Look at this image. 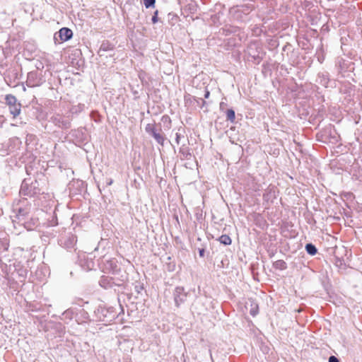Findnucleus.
<instances>
[{
  "label": "nucleus",
  "mask_w": 362,
  "mask_h": 362,
  "mask_svg": "<svg viewBox=\"0 0 362 362\" xmlns=\"http://www.w3.org/2000/svg\"><path fill=\"white\" fill-rule=\"evenodd\" d=\"M31 209V204L25 198L14 202L13 211L16 213V219L13 221H18V223L23 225L26 229L32 230L33 227L37 225L38 219L30 217Z\"/></svg>",
  "instance_id": "1"
},
{
  "label": "nucleus",
  "mask_w": 362,
  "mask_h": 362,
  "mask_svg": "<svg viewBox=\"0 0 362 362\" xmlns=\"http://www.w3.org/2000/svg\"><path fill=\"white\" fill-rule=\"evenodd\" d=\"M40 192L41 189L37 180L25 178L21 183L19 193L21 195L32 197L40 194Z\"/></svg>",
  "instance_id": "2"
},
{
  "label": "nucleus",
  "mask_w": 362,
  "mask_h": 362,
  "mask_svg": "<svg viewBox=\"0 0 362 362\" xmlns=\"http://www.w3.org/2000/svg\"><path fill=\"white\" fill-rule=\"evenodd\" d=\"M127 280V274L124 273L121 274L120 277L103 276H101L99 284L101 287L107 289L113 287L114 286H122Z\"/></svg>",
  "instance_id": "3"
},
{
  "label": "nucleus",
  "mask_w": 362,
  "mask_h": 362,
  "mask_svg": "<svg viewBox=\"0 0 362 362\" xmlns=\"http://www.w3.org/2000/svg\"><path fill=\"white\" fill-rule=\"evenodd\" d=\"M145 130L147 134L153 137L158 144L161 146L164 145L165 140V134L160 127L157 128L156 124H147Z\"/></svg>",
  "instance_id": "4"
},
{
  "label": "nucleus",
  "mask_w": 362,
  "mask_h": 362,
  "mask_svg": "<svg viewBox=\"0 0 362 362\" xmlns=\"http://www.w3.org/2000/svg\"><path fill=\"white\" fill-rule=\"evenodd\" d=\"M5 100L13 117H16L18 116L21 111V104L17 102L16 98L13 95L8 94L6 95Z\"/></svg>",
  "instance_id": "5"
},
{
  "label": "nucleus",
  "mask_w": 362,
  "mask_h": 362,
  "mask_svg": "<svg viewBox=\"0 0 362 362\" xmlns=\"http://www.w3.org/2000/svg\"><path fill=\"white\" fill-rule=\"evenodd\" d=\"M50 121L56 126L62 129H69L71 127L70 118L59 113L53 115Z\"/></svg>",
  "instance_id": "6"
},
{
  "label": "nucleus",
  "mask_w": 362,
  "mask_h": 362,
  "mask_svg": "<svg viewBox=\"0 0 362 362\" xmlns=\"http://www.w3.org/2000/svg\"><path fill=\"white\" fill-rule=\"evenodd\" d=\"M173 296L175 306L179 308L185 302L187 297V293L185 291L184 287L177 286L173 292Z\"/></svg>",
  "instance_id": "7"
},
{
  "label": "nucleus",
  "mask_w": 362,
  "mask_h": 362,
  "mask_svg": "<svg viewBox=\"0 0 362 362\" xmlns=\"http://www.w3.org/2000/svg\"><path fill=\"white\" fill-rule=\"evenodd\" d=\"M72 30L68 28H62L54 35L55 43H61L70 40L72 37Z\"/></svg>",
  "instance_id": "8"
},
{
  "label": "nucleus",
  "mask_w": 362,
  "mask_h": 362,
  "mask_svg": "<svg viewBox=\"0 0 362 362\" xmlns=\"http://www.w3.org/2000/svg\"><path fill=\"white\" fill-rule=\"evenodd\" d=\"M279 191L277 187L273 185H269L263 194V200L268 204L273 203L276 199Z\"/></svg>",
  "instance_id": "9"
},
{
  "label": "nucleus",
  "mask_w": 362,
  "mask_h": 362,
  "mask_svg": "<svg viewBox=\"0 0 362 362\" xmlns=\"http://www.w3.org/2000/svg\"><path fill=\"white\" fill-rule=\"evenodd\" d=\"M78 262L80 266L86 271H89L94 268V261L85 253L78 256Z\"/></svg>",
  "instance_id": "10"
},
{
  "label": "nucleus",
  "mask_w": 362,
  "mask_h": 362,
  "mask_svg": "<svg viewBox=\"0 0 362 362\" xmlns=\"http://www.w3.org/2000/svg\"><path fill=\"white\" fill-rule=\"evenodd\" d=\"M76 237L74 235L69 233L67 235L62 237L59 239V243L61 246L66 249H71L76 245Z\"/></svg>",
  "instance_id": "11"
},
{
  "label": "nucleus",
  "mask_w": 362,
  "mask_h": 362,
  "mask_svg": "<svg viewBox=\"0 0 362 362\" xmlns=\"http://www.w3.org/2000/svg\"><path fill=\"white\" fill-rule=\"evenodd\" d=\"M40 78L38 77L36 71H30L28 74L26 85L28 87H36L40 86Z\"/></svg>",
  "instance_id": "12"
},
{
  "label": "nucleus",
  "mask_w": 362,
  "mask_h": 362,
  "mask_svg": "<svg viewBox=\"0 0 362 362\" xmlns=\"http://www.w3.org/2000/svg\"><path fill=\"white\" fill-rule=\"evenodd\" d=\"M105 269L113 274H117L120 269L118 266L117 261L115 259L107 260L105 263Z\"/></svg>",
  "instance_id": "13"
},
{
  "label": "nucleus",
  "mask_w": 362,
  "mask_h": 362,
  "mask_svg": "<svg viewBox=\"0 0 362 362\" xmlns=\"http://www.w3.org/2000/svg\"><path fill=\"white\" fill-rule=\"evenodd\" d=\"M180 153L181 155L182 160H189L192 158V153L190 148L187 145L183 144L180 148Z\"/></svg>",
  "instance_id": "14"
},
{
  "label": "nucleus",
  "mask_w": 362,
  "mask_h": 362,
  "mask_svg": "<svg viewBox=\"0 0 362 362\" xmlns=\"http://www.w3.org/2000/svg\"><path fill=\"white\" fill-rule=\"evenodd\" d=\"M114 48V46L113 45H112L110 42H109L108 41H106V42H103V43L101 44L100 45V47L99 49V51H98V53L100 56L103 55L102 52H106V51H109V50H112Z\"/></svg>",
  "instance_id": "15"
},
{
  "label": "nucleus",
  "mask_w": 362,
  "mask_h": 362,
  "mask_svg": "<svg viewBox=\"0 0 362 362\" xmlns=\"http://www.w3.org/2000/svg\"><path fill=\"white\" fill-rule=\"evenodd\" d=\"M318 78L320 79V83L325 87L328 86L329 78L327 74H319Z\"/></svg>",
  "instance_id": "16"
},
{
  "label": "nucleus",
  "mask_w": 362,
  "mask_h": 362,
  "mask_svg": "<svg viewBox=\"0 0 362 362\" xmlns=\"http://www.w3.org/2000/svg\"><path fill=\"white\" fill-rule=\"evenodd\" d=\"M225 113H226V119L228 121H230V122L233 123L235 119V111L233 109H228V110H226Z\"/></svg>",
  "instance_id": "17"
},
{
  "label": "nucleus",
  "mask_w": 362,
  "mask_h": 362,
  "mask_svg": "<svg viewBox=\"0 0 362 362\" xmlns=\"http://www.w3.org/2000/svg\"><path fill=\"white\" fill-rule=\"evenodd\" d=\"M274 267L277 269L284 270L286 269L287 266L286 263L281 259L277 260L274 262Z\"/></svg>",
  "instance_id": "18"
},
{
  "label": "nucleus",
  "mask_w": 362,
  "mask_h": 362,
  "mask_svg": "<svg viewBox=\"0 0 362 362\" xmlns=\"http://www.w3.org/2000/svg\"><path fill=\"white\" fill-rule=\"evenodd\" d=\"M218 240L224 245H229L231 244V238L228 235H222L219 237Z\"/></svg>",
  "instance_id": "19"
},
{
  "label": "nucleus",
  "mask_w": 362,
  "mask_h": 362,
  "mask_svg": "<svg viewBox=\"0 0 362 362\" xmlns=\"http://www.w3.org/2000/svg\"><path fill=\"white\" fill-rule=\"evenodd\" d=\"M305 250L307 252L311 255H315L317 252L316 247L312 243H308L305 245Z\"/></svg>",
  "instance_id": "20"
},
{
  "label": "nucleus",
  "mask_w": 362,
  "mask_h": 362,
  "mask_svg": "<svg viewBox=\"0 0 362 362\" xmlns=\"http://www.w3.org/2000/svg\"><path fill=\"white\" fill-rule=\"evenodd\" d=\"M258 305L256 303H251V308L250 310V313L252 316H255L258 313Z\"/></svg>",
  "instance_id": "21"
},
{
  "label": "nucleus",
  "mask_w": 362,
  "mask_h": 362,
  "mask_svg": "<svg viewBox=\"0 0 362 362\" xmlns=\"http://www.w3.org/2000/svg\"><path fill=\"white\" fill-rule=\"evenodd\" d=\"M144 4L146 8L154 6L156 0H143Z\"/></svg>",
  "instance_id": "22"
},
{
  "label": "nucleus",
  "mask_w": 362,
  "mask_h": 362,
  "mask_svg": "<svg viewBox=\"0 0 362 362\" xmlns=\"http://www.w3.org/2000/svg\"><path fill=\"white\" fill-rule=\"evenodd\" d=\"M183 137H184V136H183V135H182V134H181L180 133H179V132H177V133L175 134V141H176L177 144H180V139H181V138H183Z\"/></svg>",
  "instance_id": "23"
},
{
  "label": "nucleus",
  "mask_w": 362,
  "mask_h": 362,
  "mask_svg": "<svg viewBox=\"0 0 362 362\" xmlns=\"http://www.w3.org/2000/svg\"><path fill=\"white\" fill-rule=\"evenodd\" d=\"M158 11H156L155 13H154V15L153 16L152 18H151V21L153 22V23H156L158 22Z\"/></svg>",
  "instance_id": "24"
},
{
  "label": "nucleus",
  "mask_w": 362,
  "mask_h": 362,
  "mask_svg": "<svg viewBox=\"0 0 362 362\" xmlns=\"http://www.w3.org/2000/svg\"><path fill=\"white\" fill-rule=\"evenodd\" d=\"M329 362H340L339 360L334 356H331L329 358Z\"/></svg>",
  "instance_id": "25"
},
{
  "label": "nucleus",
  "mask_w": 362,
  "mask_h": 362,
  "mask_svg": "<svg viewBox=\"0 0 362 362\" xmlns=\"http://www.w3.org/2000/svg\"><path fill=\"white\" fill-rule=\"evenodd\" d=\"M161 120L163 122H168V123H170V117L168 115L163 116Z\"/></svg>",
  "instance_id": "26"
},
{
  "label": "nucleus",
  "mask_w": 362,
  "mask_h": 362,
  "mask_svg": "<svg viewBox=\"0 0 362 362\" xmlns=\"http://www.w3.org/2000/svg\"><path fill=\"white\" fill-rule=\"evenodd\" d=\"M226 105H227L226 103H225L224 102L220 103V105H219L220 110L224 111Z\"/></svg>",
  "instance_id": "27"
},
{
  "label": "nucleus",
  "mask_w": 362,
  "mask_h": 362,
  "mask_svg": "<svg viewBox=\"0 0 362 362\" xmlns=\"http://www.w3.org/2000/svg\"><path fill=\"white\" fill-rule=\"evenodd\" d=\"M189 8L191 11H195L196 10V6L194 3H192L189 4Z\"/></svg>",
  "instance_id": "28"
},
{
  "label": "nucleus",
  "mask_w": 362,
  "mask_h": 362,
  "mask_svg": "<svg viewBox=\"0 0 362 362\" xmlns=\"http://www.w3.org/2000/svg\"><path fill=\"white\" fill-rule=\"evenodd\" d=\"M210 93L209 91L206 90L204 94V98H208L209 97Z\"/></svg>",
  "instance_id": "29"
},
{
  "label": "nucleus",
  "mask_w": 362,
  "mask_h": 362,
  "mask_svg": "<svg viewBox=\"0 0 362 362\" xmlns=\"http://www.w3.org/2000/svg\"><path fill=\"white\" fill-rule=\"evenodd\" d=\"M317 59L320 63H322L324 61V57H318Z\"/></svg>",
  "instance_id": "30"
},
{
  "label": "nucleus",
  "mask_w": 362,
  "mask_h": 362,
  "mask_svg": "<svg viewBox=\"0 0 362 362\" xmlns=\"http://www.w3.org/2000/svg\"><path fill=\"white\" fill-rule=\"evenodd\" d=\"M204 250H199V255H200V256H203V255H204Z\"/></svg>",
  "instance_id": "31"
},
{
  "label": "nucleus",
  "mask_w": 362,
  "mask_h": 362,
  "mask_svg": "<svg viewBox=\"0 0 362 362\" xmlns=\"http://www.w3.org/2000/svg\"><path fill=\"white\" fill-rule=\"evenodd\" d=\"M112 183V180H110L109 181V182H108V185H111Z\"/></svg>",
  "instance_id": "32"
},
{
  "label": "nucleus",
  "mask_w": 362,
  "mask_h": 362,
  "mask_svg": "<svg viewBox=\"0 0 362 362\" xmlns=\"http://www.w3.org/2000/svg\"><path fill=\"white\" fill-rule=\"evenodd\" d=\"M13 76H15V78H16L17 77V73L16 72L13 73Z\"/></svg>",
  "instance_id": "33"
},
{
  "label": "nucleus",
  "mask_w": 362,
  "mask_h": 362,
  "mask_svg": "<svg viewBox=\"0 0 362 362\" xmlns=\"http://www.w3.org/2000/svg\"><path fill=\"white\" fill-rule=\"evenodd\" d=\"M2 214V210L0 209V215Z\"/></svg>",
  "instance_id": "34"
},
{
  "label": "nucleus",
  "mask_w": 362,
  "mask_h": 362,
  "mask_svg": "<svg viewBox=\"0 0 362 362\" xmlns=\"http://www.w3.org/2000/svg\"><path fill=\"white\" fill-rule=\"evenodd\" d=\"M69 313V310L66 311V314H68Z\"/></svg>",
  "instance_id": "35"
}]
</instances>
